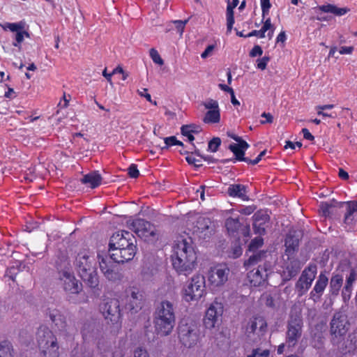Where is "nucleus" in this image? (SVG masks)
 Instances as JSON below:
<instances>
[{
  "instance_id": "5fc2aeb1",
  "label": "nucleus",
  "mask_w": 357,
  "mask_h": 357,
  "mask_svg": "<svg viewBox=\"0 0 357 357\" xmlns=\"http://www.w3.org/2000/svg\"><path fill=\"white\" fill-rule=\"evenodd\" d=\"M287 275L286 271H284V278L286 280H290L291 278L296 275L298 272V268H291V269L289 267L287 268Z\"/></svg>"
},
{
  "instance_id": "4468645a",
  "label": "nucleus",
  "mask_w": 357,
  "mask_h": 357,
  "mask_svg": "<svg viewBox=\"0 0 357 357\" xmlns=\"http://www.w3.org/2000/svg\"><path fill=\"white\" fill-rule=\"evenodd\" d=\"M125 307L132 314L140 311L144 304V297L142 292L135 287H129L125 291Z\"/></svg>"
},
{
  "instance_id": "c9c22d12",
  "label": "nucleus",
  "mask_w": 357,
  "mask_h": 357,
  "mask_svg": "<svg viewBox=\"0 0 357 357\" xmlns=\"http://www.w3.org/2000/svg\"><path fill=\"white\" fill-rule=\"evenodd\" d=\"M25 23L24 22H20L17 23H10L7 22L3 26V29L4 30H10L12 32H16L20 31L21 30L24 29Z\"/></svg>"
},
{
  "instance_id": "1a4fd4ad",
  "label": "nucleus",
  "mask_w": 357,
  "mask_h": 357,
  "mask_svg": "<svg viewBox=\"0 0 357 357\" xmlns=\"http://www.w3.org/2000/svg\"><path fill=\"white\" fill-rule=\"evenodd\" d=\"M303 320L300 313L291 312L287 322L286 346L289 351L298 344L302 337Z\"/></svg>"
},
{
  "instance_id": "09e8293b",
  "label": "nucleus",
  "mask_w": 357,
  "mask_h": 357,
  "mask_svg": "<svg viewBox=\"0 0 357 357\" xmlns=\"http://www.w3.org/2000/svg\"><path fill=\"white\" fill-rule=\"evenodd\" d=\"M185 160L189 164L194 165L196 167H199L202 165V160L195 158L192 154L186 156Z\"/></svg>"
},
{
  "instance_id": "0e129e2a",
  "label": "nucleus",
  "mask_w": 357,
  "mask_h": 357,
  "mask_svg": "<svg viewBox=\"0 0 357 357\" xmlns=\"http://www.w3.org/2000/svg\"><path fill=\"white\" fill-rule=\"evenodd\" d=\"M214 46L213 45H208L205 50L202 53L201 56L202 59L207 58L213 52Z\"/></svg>"
},
{
  "instance_id": "e2e57ef3",
  "label": "nucleus",
  "mask_w": 357,
  "mask_h": 357,
  "mask_svg": "<svg viewBox=\"0 0 357 357\" xmlns=\"http://www.w3.org/2000/svg\"><path fill=\"white\" fill-rule=\"evenodd\" d=\"M252 36H257L259 38H264L265 37V35L262 32H261V29H260V30H253L245 36V37H249V38L252 37Z\"/></svg>"
},
{
  "instance_id": "58836bf2",
  "label": "nucleus",
  "mask_w": 357,
  "mask_h": 357,
  "mask_svg": "<svg viewBox=\"0 0 357 357\" xmlns=\"http://www.w3.org/2000/svg\"><path fill=\"white\" fill-rule=\"evenodd\" d=\"M149 56L155 63L159 66H162L164 64L163 59L155 49L151 48L150 50Z\"/></svg>"
},
{
  "instance_id": "79ce46f5",
  "label": "nucleus",
  "mask_w": 357,
  "mask_h": 357,
  "mask_svg": "<svg viewBox=\"0 0 357 357\" xmlns=\"http://www.w3.org/2000/svg\"><path fill=\"white\" fill-rule=\"evenodd\" d=\"M270 352L268 349L261 350L260 349H255L252 350L251 354L247 357H269Z\"/></svg>"
},
{
  "instance_id": "6e6d98bb",
  "label": "nucleus",
  "mask_w": 357,
  "mask_h": 357,
  "mask_svg": "<svg viewBox=\"0 0 357 357\" xmlns=\"http://www.w3.org/2000/svg\"><path fill=\"white\" fill-rule=\"evenodd\" d=\"M352 288L344 286L342 291V296L344 301L349 300L351 297Z\"/></svg>"
},
{
  "instance_id": "aec40b11",
  "label": "nucleus",
  "mask_w": 357,
  "mask_h": 357,
  "mask_svg": "<svg viewBox=\"0 0 357 357\" xmlns=\"http://www.w3.org/2000/svg\"><path fill=\"white\" fill-rule=\"evenodd\" d=\"M46 317L50 319L54 327L61 333L68 332V325L66 317L57 309H48L46 312Z\"/></svg>"
},
{
  "instance_id": "c03bdc74",
  "label": "nucleus",
  "mask_w": 357,
  "mask_h": 357,
  "mask_svg": "<svg viewBox=\"0 0 357 357\" xmlns=\"http://www.w3.org/2000/svg\"><path fill=\"white\" fill-rule=\"evenodd\" d=\"M261 7L262 11V17L264 18L266 15H268L269 9L271 7L270 0H261Z\"/></svg>"
},
{
  "instance_id": "ea45409f",
  "label": "nucleus",
  "mask_w": 357,
  "mask_h": 357,
  "mask_svg": "<svg viewBox=\"0 0 357 357\" xmlns=\"http://www.w3.org/2000/svg\"><path fill=\"white\" fill-rule=\"evenodd\" d=\"M220 144L221 139L219 137H213L208 142V150L211 152L215 153L218 151Z\"/></svg>"
},
{
  "instance_id": "f257e3e1",
  "label": "nucleus",
  "mask_w": 357,
  "mask_h": 357,
  "mask_svg": "<svg viewBox=\"0 0 357 357\" xmlns=\"http://www.w3.org/2000/svg\"><path fill=\"white\" fill-rule=\"evenodd\" d=\"M197 259L196 253L191 245L190 238L179 236L173 246L172 255V265L179 273L187 275L195 268Z\"/></svg>"
},
{
  "instance_id": "9b49d317",
  "label": "nucleus",
  "mask_w": 357,
  "mask_h": 357,
  "mask_svg": "<svg viewBox=\"0 0 357 357\" xmlns=\"http://www.w3.org/2000/svg\"><path fill=\"white\" fill-rule=\"evenodd\" d=\"M100 310L107 323H111L116 328L121 327V313L120 303L117 299L108 298L100 305Z\"/></svg>"
},
{
  "instance_id": "72a5a7b5",
  "label": "nucleus",
  "mask_w": 357,
  "mask_h": 357,
  "mask_svg": "<svg viewBox=\"0 0 357 357\" xmlns=\"http://www.w3.org/2000/svg\"><path fill=\"white\" fill-rule=\"evenodd\" d=\"M197 227L201 232L210 229V233L212 231L211 222L208 218H199L197 222Z\"/></svg>"
},
{
  "instance_id": "4c0bfd02",
  "label": "nucleus",
  "mask_w": 357,
  "mask_h": 357,
  "mask_svg": "<svg viewBox=\"0 0 357 357\" xmlns=\"http://www.w3.org/2000/svg\"><path fill=\"white\" fill-rule=\"evenodd\" d=\"M264 244V239L260 237H256L252 239L249 245V251L250 252H256L257 250L261 248Z\"/></svg>"
},
{
  "instance_id": "69168bd1",
  "label": "nucleus",
  "mask_w": 357,
  "mask_h": 357,
  "mask_svg": "<svg viewBox=\"0 0 357 357\" xmlns=\"http://www.w3.org/2000/svg\"><path fill=\"white\" fill-rule=\"evenodd\" d=\"M261 116L266 118V121H261V124H264L266 123H271L273 121V117L270 113L264 112L262 113Z\"/></svg>"
},
{
  "instance_id": "ddd939ff",
  "label": "nucleus",
  "mask_w": 357,
  "mask_h": 357,
  "mask_svg": "<svg viewBox=\"0 0 357 357\" xmlns=\"http://www.w3.org/2000/svg\"><path fill=\"white\" fill-rule=\"evenodd\" d=\"M129 228L139 237L146 241H153L156 238V229L150 222L138 218L129 223Z\"/></svg>"
},
{
  "instance_id": "a18cd8bd",
  "label": "nucleus",
  "mask_w": 357,
  "mask_h": 357,
  "mask_svg": "<svg viewBox=\"0 0 357 357\" xmlns=\"http://www.w3.org/2000/svg\"><path fill=\"white\" fill-rule=\"evenodd\" d=\"M356 280V273L354 271H351L349 275L346 278V283L344 286L352 288L353 284Z\"/></svg>"
},
{
  "instance_id": "39448f33",
  "label": "nucleus",
  "mask_w": 357,
  "mask_h": 357,
  "mask_svg": "<svg viewBox=\"0 0 357 357\" xmlns=\"http://www.w3.org/2000/svg\"><path fill=\"white\" fill-rule=\"evenodd\" d=\"M75 265L81 278L91 288L98 285L99 280L96 272V261L94 255L88 250L79 252Z\"/></svg>"
},
{
  "instance_id": "b1692460",
  "label": "nucleus",
  "mask_w": 357,
  "mask_h": 357,
  "mask_svg": "<svg viewBox=\"0 0 357 357\" xmlns=\"http://www.w3.org/2000/svg\"><path fill=\"white\" fill-rule=\"evenodd\" d=\"M284 245L287 255H291L298 248L299 235L295 231H289L286 236Z\"/></svg>"
},
{
  "instance_id": "338daca9",
  "label": "nucleus",
  "mask_w": 357,
  "mask_h": 357,
  "mask_svg": "<svg viewBox=\"0 0 357 357\" xmlns=\"http://www.w3.org/2000/svg\"><path fill=\"white\" fill-rule=\"evenodd\" d=\"M302 133L303 134V137L307 140L312 141L314 140V136L310 132L308 129L303 128Z\"/></svg>"
},
{
  "instance_id": "5701e85b",
  "label": "nucleus",
  "mask_w": 357,
  "mask_h": 357,
  "mask_svg": "<svg viewBox=\"0 0 357 357\" xmlns=\"http://www.w3.org/2000/svg\"><path fill=\"white\" fill-rule=\"evenodd\" d=\"M267 252L264 250L252 252V254L249 256V258L245 261L244 266L247 270H249L255 265H264V263H268L266 261Z\"/></svg>"
},
{
  "instance_id": "bb28decb",
  "label": "nucleus",
  "mask_w": 357,
  "mask_h": 357,
  "mask_svg": "<svg viewBox=\"0 0 357 357\" xmlns=\"http://www.w3.org/2000/svg\"><path fill=\"white\" fill-rule=\"evenodd\" d=\"M343 276L340 274L333 275L329 283L330 293L333 296H337L339 294L340 289L342 286Z\"/></svg>"
},
{
  "instance_id": "0eeeda50",
  "label": "nucleus",
  "mask_w": 357,
  "mask_h": 357,
  "mask_svg": "<svg viewBox=\"0 0 357 357\" xmlns=\"http://www.w3.org/2000/svg\"><path fill=\"white\" fill-rule=\"evenodd\" d=\"M36 342L41 357L59 356L57 338L48 327L41 326L38 328Z\"/></svg>"
},
{
  "instance_id": "8fccbe9b",
  "label": "nucleus",
  "mask_w": 357,
  "mask_h": 357,
  "mask_svg": "<svg viewBox=\"0 0 357 357\" xmlns=\"http://www.w3.org/2000/svg\"><path fill=\"white\" fill-rule=\"evenodd\" d=\"M256 209L254 205L243 206L238 209V212L241 214L249 215L252 214Z\"/></svg>"
},
{
  "instance_id": "6e6552de",
  "label": "nucleus",
  "mask_w": 357,
  "mask_h": 357,
  "mask_svg": "<svg viewBox=\"0 0 357 357\" xmlns=\"http://www.w3.org/2000/svg\"><path fill=\"white\" fill-rule=\"evenodd\" d=\"M178 342L182 347H195L200 339V331L197 324L191 319H182L177 326Z\"/></svg>"
},
{
  "instance_id": "f8f14e48",
  "label": "nucleus",
  "mask_w": 357,
  "mask_h": 357,
  "mask_svg": "<svg viewBox=\"0 0 357 357\" xmlns=\"http://www.w3.org/2000/svg\"><path fill=\"white\" fill-rule=\"evenodd\" d=\"M267 323L261 316H253L245 326L246 336L253 341H257L266 333Z\"/></svg>"
},
{
  "instance_id": "864d4df0",
  "label": "nucleus",
  "mask_w": 357,
  "mask_h": 357,
  "mask_svg": "<svg viewBox=\"0 0 357 357\" xmlns=\"http://www.w3.org/2000/svg\"><path fill=\"white\" fill-rule=\"evenodd\" d=\"M188 20H175L174 21V24L176 25V28L178 32H180L181 35L183 33L184 31L185 26L188 22Z\"/></svg>"
},
{
  "instance_id": "7c9ffc66",
  "label": "nucleus",
  "mask_w": 357,
  "mask_h": 357,
  "mask_svg": "<svg viewBox=\"0 0 357 357\" xmlns=\"http://www.w3.org/2000/svg\"><path fill=\"white\" fill-rule=\"evenodd\" d=\"M220 121V109L208 111L204 117V122L206 123H218Z\"/></svg>"
},
{
  "instance_id": "680f3d73",
  "label": "nucleus",
  "mask_w": 357,
  "mask_h": 357,
  "mask_svg": "<svg viewBox=\"0 0 357 357\" xmlns=\"http://www.w3.org/2000/svg\"><path fill=\"white\" fill-rule=\"evenodd\" d=\"M227 17V31L230 33L232 30L233 25L234 24V15L226 16Z\"/></svg>"
},
{
  "instance_id": "3c124183",
  "label": "nucleus",
  "mask_w": 357,
  "mask_h": 357,
  "mask_svg": "<svg viewBox=\"0 0 357 357\" xmlns=\"http://www.w3.org/2000/svg\"><path fill=\"white\" fill-rule=\"evenodd\" d=\"M137 92L140 96L144 97L146 99V100L149 101V102H151L155 105H157L156 101L152 100L151 96L149 93H147L146 89L143 88L141 90H138Z\"/></svg>"
},
{
  "instance_id": "f3484780",
  "label": "nucleus",
  "mask_w": 357,
  "mask_h": 357,
  "mask_svg": "<svg viewBox=\"0 0 357 357\" xmlns=\"http://www.w3.org/2000/svg\"><path fill=\"white\" fill-rule=\"evenodd\" d=\"M223 313V305L221 303L213 302L206 312L204 324L206 328H214Z\"/></svg>"
},
{
  "instance_id": "052dcab7",
  "label": "nucleus",
  "mask_w": 357,
  "mask_h": 357,
  "mask_svg": "<svg viewBox=\"0 0 357 357\" xmlns=\"http://www.w3.org/2000/svg\"><path fill=\"white\" fill-rule=\"evenodd\" d=\"M112 357H124V349L123 347H116L113 351Z\"/></svg>"
},
{
  "instance_id": "13d9d810",
  "label": "nucleus",
  "mask_w": 357,
  "mask_h": 357,
  "mask_svg": "<svg viewBox=\"0 0 357 357\" xmlns=\"http://www.w3.org/2000/svg\"><path fill=\"white\" fill-rule=\"evenodd\" d=\"M272 29H273V25L271 24V18L268 17L265 20L264 25L262 26V27L261 29V32H262L265 35V33L268 30H270Z\"/></svg>"
},
{
  "instance_id": "bf43d9fd",
  "label": "nucleus",
  "mask_w": 357,
  "mask_h": 357,
  "mask_svg": "<svg viewBox=\"0 0 357 357\" xmlns=\"http://www.w3.org/2000/svg\"><path fill=\"white\" fill-rule=\"evenodd\" d=\"M176 139V137L174 136L164 138L165 146L162 149H167L169 146L175 145Z\"/></svg>"
},
{
  "instance_id": "20e7f679",
  "label": "nucleus",
  "mask_w": 357,
  "mask_h": 357,
  "mask_svg": "<svg viewBox=\"0 0 357 357\" xmlns=\"http://www.w3.org/2000/svg\"><path fill=\"white\" fill-rule=\"evenodd\" d=\"M331 335L333 344L337 346L338 349L343 354L351 352L355 349L351 340H345L344 337L349 328L347 316L338 312L335 313L331 321Z\"/></svg>"
},
{
  "instance_id": "f03ea898",
  "label": "nucleus",
  "mask_w": 357,
  "mask_h": 357,
  "mask_svg": "<svg viewBox=\"0 0 357 357\" xmlns=\"http://www.w3.org/2000/svg\"><path fill=\"white\" fill-rule=\"evenodd\" d=\"M109 251L118 253V261L126 262L132 260L137 252V240L135 236L126 230L113 234L109 243Z\"/></svg>"
},
{
  "instance_id": "c85d7f7f",
  "label": "nucleus",
  "mask_w": 357,
  "mask_h": 357,
  "mask_svg": "<svg viewBox=\"0 0 357 357\" xmlns=\"http://www.w3.org/2000/svg\"><path fill=\"white\" fill-rule=\"evenodd\" d=\"M319 9L324 13H332L336 16H342L349 11V8H338L335 5L330 3L320 6Z\"/></svg>"
},
{
  "instance_id": "a19ab883",
  "label": "nucleus",
  "mask_w": 357,
  "mask_h": 357,
  "mask_svg": "<svg viewBox=\"0 0 357 357\" xmlns=\"http://www.w3.org/2000/svg\"><path fill=\"white\" fill-rule=\"evenodd\" d=\"M181 132L183 136L187 137L188 140L192 142L195 139L193 134H196L197 130H189L187 126H183L181 128Z\"/></svg>"
},
{
  "instance_id": "4d7b16f0",
  "label": "nucleus",
  "mask_w": 357,
  "mask_h": 357,
  "mask_svg": "<svg viewBox=\"0 0 357 357\" xmlns=\"http://www.w3.org/2000/svg\"><path fill=\"white\" fill-rule=\"evenodd\" d=\"M263 53V50L259 45H255L250 52L251 57H255L257 56H261Z\"/></svg>"
},
{
  "instance_id": "4be33fe9",
  "label": "nucleus",
  "mask_w": 357,
  "mask_h": 357,
  "mask_svg": "<svg viewBox=\"0 0 357 357\" xmlns=\"http://www.w3.org/2000/svg\"><path fill=\"white\" fill-rule=\"evenodd\" d=\"M253 229L255 234L263 235L266 232V224L270 217L266 211H257L253 215Z\"/></svg>"
},
{
  "instance_id": "dca6fc26",
  "label": "nucleus",
  "mask_w": 357,
  "mask_h": 357,
  "mask_svg": "<svg viewBox=\"0 0 357 357\" xmlns=\"http://www.w3.org/2000/svg\"><path fill=\"white\" fill-rule=\"evenodd\" d=\"M270 263L259 264L257 268L250 270L248 273V280L253 287H260L267 282L268 273L271 272Z\"/></svg>"
},
{
  "instance_id": "6ab92c4d",
  "label": "nucleus",
  "mask_w": 357,
  "mask_h": 357,
  "mask_svg": "<svg viewBox=\"0 0 357 357\" xmlns=\"http://www.w3.org/2000/svg\"><path fill=\"white\" fill-rule=\"evenodd\" d=\"M63 288L69 294H78L82 290V284L75 278L73 273L63 271L59 273Z\"/></svg>"
},
{
  "instance_id": "7ed1b4c3",
  "label": "nucleus",
  "mask_w": 357,
  "mask_h": 357,
  "mask_svg": "<svg viewBox=\"0 0 357 357\" xmlns=\"http://www.w3.org/2000/svg\"><path fill=\"white\" fill-rule=\"evenodd\" d=\"M176 324V305L168 300L161 301L153 313V325L157 335H169Z\"/></svg>"
},
{
  "instance_id": "393cba45",
  "label": "nucleus",
  "mask_w": 357,
  "mask_h": 357,
  "mask_svg": "<svg viewBox=\"0 0 357 357\" xmlns=\"http://www.w3.org/2000/svg\"><path fill=\"white\" fill-rule=\"evenodd\" d=\"M102 179L101 175L94 171L84 175L81 182L91 188H96L101 184Z\"/></svg>"
},
{
  "instance_id": "f704fd0d",
  "label": "nucleus",
  "mask_w": 357,
  "mask_h": 357,
  "mask_svg": "<svg viewBox=\"0 0 357 357\" xmlns=\"http://www.w3.org/2000/svg\"><path fill=\"white\" fill-rule=\"evenodd\" d=\"M29 38V33L24 29L17 31L15 34V41L13 43L14 47H17L20 50L22 49L21 43L23 42L24 37Z\"/></svg>"
},
{
  "instance_id": "2f4dec72",
  "label": "nucleus",
  "mask_w": 357,
  "mask_h": 357,
  "mask_svg": "<svg viewBox=\"0 0 357 357\" xmlns=\"http://www.w3.org/2000/svg\"><path fill=\"white\" fill-rule=\"evenodd\" d=\"M0 357H13V345L9 341L0 342Z\"/></svg>"
},
{
  "instance_id": "423d86ee",
  "label": "nucleus",
  "mask_w": 357,
  "mask_h": 357,
  "mask_svg": "<svg viewBox=\"0 0 357 357\" xmlns=\"http://www.w3.org/2000/svg\"><path fill=\"white\" fill-rule=\"evenodd\" d=\"M117 255L118 253H98L97 255L101 273L112 282H120L123 278V270L119 266L121 262L116 259Z\"/></svg>"
},
{
  "instance_id": "9d476101",
  "label": "nucleus",
  "mask_w": 357,
  "mask_h": 357,
  "mask_svg": "<svg viewBox=\"0 0 357 357\" xmlns=\"http://www.w3.org/2000/svg\"><path fill=\"white\" fill-rule=\"evenodd\" d=\"M205 294V278L201 275L193 276L182 290L183 298L186 302L197 301Z\"/></svg>"
},
{
  "instance_id": "e433bc0d",
  "label": "nucleus",
  "mask_w": 357,
  "mask_h": 357,
  "mask_svg": "<svg viewBox=\"0 0 357 357\" xmlns=\"http://www.w3.org/2000/svg\"><path fill=\"white\" fill-rule=\"evenodd\" d=\"M95 324L93 322H85L81 329V333L84 338L91 336V333L93 331Z\"/></svg>"
},
{
  "instance_id": "cd10ccee",
  "label": "nucleus",
  "mask_w": 357,
  "mask_h": 357,
  "mask_svg": "<svg viewBox=\"0 0 357 357\" xmlns=\"http://www.w3.org/2000/svg\"><path fill=\"white\" fill-rule=\"evenodd\" d=\"M340 203L332 200L330 202H321L320 204V211L323 216L331 217L335 213L337 206Z\"/></svg>"
},
{
  "instance_id": "a211bd4d",
  "label": "nucleus",
  "mask_w": 357,
  "mask_h": 357,
  "mask_svg": "<svg viewBox=\"0 0 357 357\" xmlns=\"http://www.w3.org/2000/svg\"><path fill=\"white\" fill-rule=\"evenodd\" d=\"M229 269L224 265H217L211 268L208 278L211 284L213 287H220L224 284L228 279Z\"/></svg>"
},
{
  "instance_id": "2eb2a0df",
  "label": "nucleus",
  "mask_w": 357,
  "mask_h": 357,
  "mask_svg": "<svg viewBox=\"0 0 357 357\" xmlns=\"http://www.w3.org/2000/svg\"><path fill=\"white\" fill-rule=\"evenodd\" d=\"M317 274V266H309L301 273L296 283L295 288L298 296L304 295L310 288Z\"/></svg>"
},
{
  "instance_id": "473e14b6",
  "label": "nucleus",
  "mask_w": 357,
  "mask_h": 357,
  "mask_svg": "<svg viewBox=\"0 0 357 357\" xmlns=\"http://www.w3.org/2000/svg\"><path fill=\"white\" fill-rule=\"evenodd\" d=\"M229 149L236 156V159L239 161L248 162V158L244 157L245 151L242 149H239V146L236 144H231L229 145Z\"/></svg>"
},
{
  "instance_id": "a878e982",
  "label": "nucleus",
  "mask_w": 357,
  "mask_h": 357,
  "mask_svg": "<svg viewBox=\"0 0 357 357\" xmlns=\"http://www.w3.org/2000/svg\"><path fill=\"white\" fill-rule=\"evenodd\" d=\"M227 193L230 197H238L243 201H248L246 187L242 184L230 185L227 189Z\"/></svg>"
},
{
  "instance_id": "774afa93",
  "label": "nucleus",
  "mask_w": 357,
  "mask_h": 357,
  "mask_svg": "<svg viewBox=\"0 0 357 357\" xmlns=\"http://www.w3.org/2000/svg\"><path fill=\"white\" fill-rule=\"evenodd\" d=\"M353 50H354L353 47L343 46V47H340V53L341 54H351L353 52Z\"/></svg>"
},
{
  "instance_id": "412c9836",
  "label": "nucleus",
  "mask_w": 357,
  "mask_h": 357,
  "mask_svg": "<svg viewBox=\"0 0 357 357\" xmlns=\"http://www.w3.org/2000/svg\"><path fill=\"white\" fill-rule=\"evenodd\" d=\"M328 284V277L325 273H321L312 290L310 291V298L312 299L314 302L319 301Z\"/></svg>"
},
{
  "instance_id": "49530a36",
  "label": "nucleus",
  "mask_w": 357,
  "mask_h": 357,
  "mask_svg": "<svg viewBox=\"0 0 357 357\" xmlns=\"http://www.w3.org/2000/svg\"><path fill=\"white\" fill-rule=\"evenodd\" d=\"M134 357H150V356L146 349L139 347L135 349Z\"/></svg>"
},
{
  "instance_id": "c756f323",
  "label": "nucleus",
  "mask_w": 357,
  "mask_h": 357,
  "mask_svg": "<svg viewBox=\"0 0 357 357\" xmlns=\"http://www.w3.org/2000/svg\"><path fill=\"white\" fill-rule=\"evenodd\" d=\"M225 227L230 235L236 236L241 227V224L238 218H228L225 221Z\"/></svg>"
},
{
  "instance_id": "603ef678",
  "label": "nucleus",
  "mask_w": 357,
  "mask_h": 357,
  "mask_svg": "<svg viewBox=\"0 0 357 357\" xmlns=\"http://www.w3.org/2000/svg\"><path fill=\"white\" fill-rule=\"evenodd\" d=\"M270 61V58L268 56H264L261 59L257 60V68L260 70H265L266 66Z\"/></svg>"
},
{
  "instance_id": "37998d69",
  "label": "nucleus",
  "mask_w": 357,
  "mask_h": 357,
  "mask_svg": "<svg viewBox=\"0 0 357 357\" xmlns=\"http://www.w3.org/2000/svg\"><path fill=\"white\" fill-rule=\"evenodd\" d=\"M203 105L208 111L212 109H220L218 101L213 99H207L206 101L203 102Z\"/></svg>"
},
{
  "instance_id": "de8ad7c7",
  "label": "nucleus",
  "mask_w": 357,
  "mask_h": 357,
  "mask_svg": "<svg viewBox=\"0 0 357 357\" xmlns=\"http://www.w3.org/2000/svg\"><path fill=\"white\" fill-rule=\"evenodd\" d=\"M128 175L130 177L136 178L139 175V172L137 169V167L135 164H132L128 169Z\"/></svg>"
}]
</instances>
